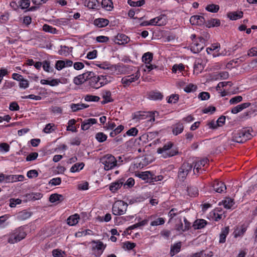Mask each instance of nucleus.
Masks as SVG:
<instances>
[{"mask_svg":"<svg viewBox=\"0 0 257 257\" xmlns=\"http://www.w3.org/2000/svg\"><path fill=\"white\" fill-rule=\"evenodd\" d=\"M219 9V6L217 5L210 4L206 7V10L212 13H216Z\"/></svg>","mask_w":257,"mask_h":257,"instance_id":"obj_45","label":"nucleus"},{"mask_svg":"<svg viewBox=\"0 0 257 257\" xmlns=\"http://www.w3.org/2000/svg\"><path fill=\"white\" fill-rule=\"evenodd\" d=\"M127 3L132 7H141L145 4V0H140L137 2H134L132 0H128Z\"/></svg>","mask_w":257,"mask_h":257,"instance_id":"obj_42","label":"nucleus"},{"mask_svg":"<svg viewBox=\"0 0 257 257\" xmlns=\"http://www.w3.org/2000/svg\"><path fill=\"white\" fill-rule=\"evenodd\" d=\"M65 67V62L63 60H58L56 62L55 68L58 70L62 69Z\"/></svg>","mask_w":257,"mask_h":257,"instance_id":"obj_53","label":"nucleus"},{"mask_svg":"<svg viewBox=\"0 0 257 257\" xmlns=\"http://www.w3.org/2000/svg\"><path fill=\"white\" fill-rule=\"evenodd\" d=\"M127 204L122 201H117L112 205V212L115 215H121L126 211Z\"/></svg>","mask_w":257,"mask_h":257,"instance_id":"obj_5","label":"nucleus"},{"mask_svg":"<svg viewBox=\"0 0 257 257\" xmlns=\"http://www.w3.org/2000/svg\"><path fill=\"white\" fill-rule=\"evenodd\" d=\"M10 150V146L6 143H3L0 144V151L3 152L4 151L5 152H7Z\"/></svg>","mask_w":257,"mask_h":257,"instance_id":"obj_62","label":"nucleus"},{"mask_svg":"<svg viewBox=\"0 0 257 257\" xmlns=\"http://www.w3.org/2000/svg\"><path fill=\"white\" fill-rule=\"evenodd\" d=\"M31 215V213L30 212L26 210H23L18 213L17 217L19 220H23L29 218Z\"/></svg>","mask_w":257,"mask_h":257,"instance_id":"obj_31","label":"nucleus"},{"mask_svg":"<svg viewBox=\"0 0 257 257\" xmlns=\"http://www.w3.org/2000/svg\"><path fill=\"white\" fill-rule=\"evenodd\" d=\"M246 228L247 227L246 225H245L244 224L242 225L239 229H237L236 230H235L234 234L235 237H236L237 236L243 235L244 233L246 231Z\"/></svg>","mask_w":257,"mask_h":257,"instance_id":"obj_46","label":"nucleus"},{"mask_svg":"<svg viewBox=\"0 0 257 257\" xmlns=\"http://www.w3.org/2000/svg\"><path fill=\"white\" fill-rule=\"evenodd\" d=\"M38 156V154L36 152H33L30 153L29 155L27 156L26 158V161H31L35 160Z\"/></svg>","mask_w":257,"mask_h":257,"instance_id":"obj_57","label":"nucleus"},{"mask_svg":"<svg viewBox=\"0 0 257 257\" xmlns=\"http://www.w3.org/2000/svg\"><path fill=\"white\" fill-rule=\"evenodd\" d=\"M107 138V136L102 132L97 133L95 135V139L99 143L104 142L106 140Z\"/></svg>","mask_w":257,"mask_h":257,"instance_id":"obj_38","label":"nucleus"},{"mask_svg":"<svg viewBox=\"0 0 257 257\" xmlns=\"http://www.w3.org/2000/svg\"><path fill=\"white\" fill-rule=\"evenodd\" d=\"M242 16L243 13L241 11L229 12L227 14V17L231 20H236Z\"/></svg>","mask_w":257,"mask_h":257,"instance_id":"obj_23","label":"nucleus"},{"mask_svg":"<svg viewBox=\"0 0 257 257\" xmlns=\"http://www.w3.org/2000/svg\"><path fill=\"white\" fill-rule=\"evenodd\" d=\"M188 195L191 197L196 196L198 194V190L195 186H190L187 188Z\"/></svg>","mask_w":257,"mask_h":257,"instance_id":"obj_39","label":"nucleus"},{"mask_svg":"<svg viewBox=\"0 0 257 257\" xmlns=\"http://www.w3.org/2000/svg\"><path fill=\"white\" fill-rule=\"evenodd\" d=\"M100 82H105V84L110 81V77L106 75L98 76Z\"/></svg>","mask_w":257,"mask_h":257,"instance_id":"obj_61","label":"nucleus"},{"mask_svg":"<svg viewBox=\"0 0 257 257\" xmlns=\"http://www.w3.org/2000/svg\"><path fill=\"white\" fill-rule=\"evenodd\" d=\"M190 22L192 25L201 26L204 25L205 19L201 16H193L190 19Z\"/></svg>","mask_w":257,"mask_h":257,"instance_id":"obj_11","label":"nucleus"},{"mask_svg":"<svg viewBox=\"0 0 257 257\" xmlns=\"http://www.w3.org/2000/svg\"><path fill=\"white\" fill-rule=\"evenodd\" d=\"M205 43H199L197 42H194L191 47V51L194 53H198L200 52L204 48Z\"/></svg>","mask_w":257,"mask_h":257,"instance_id":"obj_16","label":"nucleus"},{"mask_svg":"<svg viewBox=\"0 0 257 257\" xmlns=\"http://www.w3.org/2000/svg\"><path fill=\"white\" fill-rule=\"evenodd\" d=\"M163 97V94L159 91H151L149 93V97L153 100H161Z\"/></svg>","mask_w":257,"mask_h":257,"instance_id":"obj_29","label":"nucleus"},{"mask_svg":"<svg viewBox=\"0 0 257 257\" xmlns=\"http://www.w3.org/2000/svg\"><path fill=\"white\" fill-rule=\"evenodd\" d=\"M140 76V72L138 71L135 74L127 76L122 78L121 83L124 85H129L131 83L138 79Z\"/></svg>","mask_w":257,"mask_h":257,"instance_id":"obj_10","label":"nucleus"},{"mask_svg":"<svg viewBox=\"0 0 257 257\" xmlns=\"http://www.w3.org/2000/svg\"><path fill=\"white\" fill-rule=\"evenodd\" d=\"M242 100V97L241 96H236L230 99L229 103L231 104H234L241 101Z\"/></svg>","mask_w":257,"mask_h":257,"instance_id":"obj_54","label":"nucleus"},{"mask_svg":"<svg viewBox=\"0 0 257 257\" xmlns=\"http://www.w3.org/2000/svg\"><path fill=\"white\" fill-rule=\"evenodd\" d=\"M130 41V38L124 34H118L114 38V42L118 45L126 44Z\"/></svg>","mask_w":257,"mask_h":257,"instance_id":"obj_13","label":"nucleus"},{"mask_svg":"<svg viewBox=\"0 0 257 257\" xmlns=\"http://www.w3.org/2000/svg\"><path fill=\"white\" fill-rule=\"evenodd\" d=\"M54 126V124L53 123H48L46 125V126L44 128L43 131L45 133H51L53 131H54V129L53 128Z\"/></svg>","mask_w":257,"mask_h":257,"instance_id":"obj_58","label":"nucleus"},{"mask_svg":"<svg viewBox=\"0 0 257 257\" xmlns=\"http://www.w3.org/2000/svg\"><path fill=\"white\" fill-rule=\"evenodd\" d=\"M167 17L164 14H161L159 16L151 19L149 22L145 21L143 22L141 25L149 26V25H155L158 26H164L167 24Z\"/></svg>","mask_w":257,"mask_h":257,"instance_id":"obj_4","label":"nucleus"},{"mask_svg":"<svg viewBox=\"0 0 257 257\" xmlns=\"http://www.w3.org/2000/svg\"><path fill=\"white\" fill-rule=\"evenodd\" d=\"M181 247V242H177L174 244L173 245L171 246L170 252V255L171 256H173L177 253H178L180 251Z\"/></svg>","mask_w":257,"mask_h":257,"instance_id":"obj_26","label":"nucleus"},{"mask_svg":"<svg viewBox=\"0 0 257 257\" xmlns=\"http://www.w3.org/2000/svg\"><path fill=\"white\" fill-rule=\"evenodd\" d=\"M108 24L109 21L106 19L98 18L94 21V24L98 28L104 27L107 26Z\"/></svg>","mask_w":257,"mask_h":257,"instance_id":"obj_19","label":"nucleus"},{"mask_svg":"<svg viewBox=\"0 0 257 257\" xmlns=\"http://www.w3.org/2000/svg\"><path fill=\"white\" fill-rule=\"evenodd\" d=\"M179 95L178 94H172L169 98L168 100V102L169 103H176L179 100Z\"/></svg>","mask_w":257,"mask_h":257,"instance_id":"obj_52","label":"nucleus"},{"mask_svg":"<svg viewBox=\"0 0 257 257\" xmlns=\"http://www.w3.org/2000/svg\"><path fill=\"white\" fill-rule=\"evenodd\" d=\"M87 107H88V105H85V104H83V103H82V104H79V103L74 104V103H73L71 105V108L72 109V111L73 112L77 111L79 110L83 109L84 108H87Z\"/></svg>","mask_w":257,"mask_h":257,"instance_id":"obj_37","label":"nucleus"},{"mask_svg":"<svg viewBox=\"0 0 257 257\" xmlns=\"http://www.w3.org/2000/svg\"><path fill=\"white\" fill-rule=\"evenodd\" d=\"M9 109L12 111H17L19 110L20 107L17 102L14 101L10 103Z\"/></svg>","mask_w":257,"mask_h":257,"instance_id":"obj_60","label":"nucleus"},{"mask_svg":"<svg viewBox=\"0 0 257 257\" xmlns=\"http://www.w3.org/2000/svg\"><path fill=\"white\" fill-rule=\"evenodd\" d=\"M138 133V130L136 127H133L127 131L126 133L128 136H135Z\"/></svg>","mask_w":257,"mask_h":257,"instance_id":"obj_64","label":"nucleus"},{"mask_svg":"<svg viewBox=\"0 0 257 257\" xmlns=\"http://www.w3.org/2000/svg\"><path fill=\"white\" fill-rule=\"evenodd\" d=\"M92 243H95V245L92 247V250L94 251H95L96 250V252H95V254L97 255H100L104 249H105L106 247V245H104L103 243L100 241V240H93L92 241Z\"/></svg>","mask_w":257,"mask_h":257,"instance_id":"obj_9","label":"nucleus"},{"mask_svg":"<svg viewBox=\"0 0 257 257\" xmlns=\"http://www.w3.org/2000/svg\"><path fill=\"white\" fill-rule=\"evenodd\" d=\"M98 76L93 75L90 76L88 84L90 86L93 88L97 89L105 85V82H100Z\"/></svg>","mask_w":257,"mask_h":257,"instance_id":"obj_8","label":"nucleus"},{"mask_svg":"<svg viewBox=\"0 0 257 257\" xmlns=\"http://www.w3.org/2000/svg\"><path fill=\"white\" fill-rule=\"evenodd\" d=\"M153 54L151 52L145 53L142 57V60L146 64H150L153 60Z\"/></svg>","mask_w":257,"mask_h":257,"instance_id":"obj_36","label":"nucleus"},{"mask_svg":"<svg viewBox=\"0 0 257 257\" xmlns=\"http://www.w3.org/2000/svg\"><path fill=\"white\" fill-rule=\"evenodd\" d=\"M198 97L202 100H207L209 98L210 94L207 92H202L199 93Z\"/></svg>","mask_w":257,"mask_h":257,"instance_id":"obj_59","label":"nucleus"},{"mask_svg":"<svg viewBox=\"0 0 257 257\" xmlns=\"http://www.w3.org/2000/svg\"><path fill=\"white\" fill-rule=\"evenodd\" d=\"M43 196V194L40 193H31L27 195V197L29 199L34 200L41 199Z\"/></svg>","mask_w":257,"mask_h":257,"instance_id":"obj_40","label":"nucleus"},{"mask_svg":"<svg viewBox=\"0 0 257 257\" xmlns=\"http://www.w3.org/2000/svg\"><path fill=\"white\" fill-rule=\"evenodd\" d=\"M222 202L224 207L226 209L231 208V207H232L233 205L234 204L233 199L229 198H226L224 201H223Z\"/></svg>","mask_w":257,"mask_h":257,"instance_id":"obj_43","label":"nucleus"},{"mask_svg":"<svg viewBox=\"0 0 257 257\" xmlns=\"http://www.w3.org/2000/svg\"><path fill=\"white\" fill-rule=\"evenodd\" d=\"M197 86L193 84H189L184 89V91L186 92H191L195 91L197 89Z\"/></svg>","mask_w":257,"mask_h":257,"instance_id":"obj_51","label":"nucleus"},{"mask_svg":"<svg viewBox=\"0 0 257 257\" xmlns=\"http://www.w3.org/2000/svg\"><path fill=\"white\" fill-rule=\"evenodd\" d=\"M124 181L125 180L122 178L114 183H111L109 186L110 190L113 193L115 192L121 187V186L123 184Z\"/></svg>","mask_w":257,"mask_h":257,"instance_id":"obj_15","label":"nucleus"},{"mask_svg":"<svg viewBox=\"0 0 257 257\" xmlns=\"http://www.w3.org/2000/svg\"><path fill=\"white\" fill-rule=\"evenodd\" d=\"M193 166L188 163L185 162L183 164L180 168L178 172V177L179 179L183 181L188 173L192 170Z\"/></svg>","mask_w":257,"mask_h":257,"instance_id":"obj_7","label":"nucleus"},{"mask_svg":"<svg viewBox=\"0 0 257 257\" xmlns=\"http://www.w3.org/2000/svg\"><path fill=\"white\" fill-rule=\"evenodd\" d=\"M229 231V226H226L223 228L219 236V243H223L225 242L226 237Z\"/></svg>","mask_w":257,"mask_h":257,"instance_id":"obj_24","label":"nucleus"},{"mask_svg":"<svg viewBox=\"0 0 257 257\" xmlns=\"http://www.w3.org/2000/svg\"><path fill=\"white\" fill-rule=\"evenodd\" d=\"M250 105V103L249 102H245L238 105L232 109L231 112L234 114L237 113L242 110L243 109L248 107Z\"/></svg>","mask_w":257,"mask_h":257,"instance_id":"obj_20","label":"nucleus"},{"mask_svg":"<svg viewBox=\"0 0 257 257\" xmlns=\"http://www.w3.org/2000/svg\"><path fill=\"white\" fill-rule=\"evenodd\" d=\"M185 67L183 64L180 63L179 64L174 65L172 69L173 73H176L177 71L178 70L180 72H182L184 70Z\"/></svg>","mask_w":257,"mask_h":257,"instance_id":"obj_49","label":"nucleus"},{"mask_svg":"<svg viewBox=\"0 0 257 257\" xmlns=\"http://www.w3.org/2000/svg\"><path fill=\"white\" fill-rule=\"evenodd\" d=\"M26 235L23 228H19L14 231L11 234L8 239V242L10 243H15L21 241L24 238Z\"/></svg>","mask_w":257,"mask_h":257,"instance_id":"obj_6","label":"nucleus"},{"mask_svg":"<svg viewBox=\"0 0 257 257\" xmlns=\"http://www.w3.org/2000/svg\"><path fill=\"white\" fill-rule=\"evenodd\" d=\"M85 6L89 9H98L99 7V2L97 0H85Z\"/></svg>","mask_w":257,"mask_h":257,"instance_id":"obj_22","label":"nucleus"},{"mask_svg":"<svg viewBox=\"0 0 257 257\" xmlns=\"http://www.w3.org/2000/svg\"><path fill=\"white\" fill-rule=\"evenodd\" d=\"M64 198L63 195L57 193L51 194L49 197V201L51 203H55L56 202H62L64 200Z\"/></svg>","mask_w":257,"mask_h":257,"instance_id":"obj_25","label":"nucleus"},{"mask_svg":"<svg viewBox=\"0 0 257 257\" xmlns=\"http://www.w3.org/2000/svg\"><path fill=\"white\" fill-rule=\"evenodd\" d=\"M212 187L216 192L220 193L224 192L226 189V185L223 182L217 180L214 182Z\"/></svg>","mask_w":257,"mask_h":257,"instance_id":"obj_12","label":"nucleus"},{"mask_svg":"<svg viewBox=\"0 0 257 257\" xmlns=\"http://www.w3.org/2000/svg\"><path fill=\"white\" fill-rule=\"evenodd\" d=\"M173 144L169 142L165 144L163 147L159 148L157 150L159 154H162L164 158L171 157L178 154V151L172 149Z\"/></svg>","mask_w":257,"mask_h":257,"instance_id":"obj_1","label":"nucleus"},{"mask_svg":"<svg viewBox=\"0 0 257 257\" xmlns=\"http://www.w3.org/2000/svg\"><path fill=\"white\" fill-rule=\"evenodd\" d=\"M247 56L248 57H253V56H257V48L256 47H252L251 49H250L248 52L247 55H245L244 56L240 57V61H243L245 60Z\"/></svg>","mask_w":257,"mask_h":257,"instance_id":"obj_27","label":"nucleus"},{"mask_svg":"<svg viewBox=\"0 0 257 257\" xmlns=\"http://www.w3.org/2000/svg\"><path fill=\"white\" fill-rule=\"evenodd\" d=\"M137 176L143 180H146L148 179H150L151 180L152 178H153L154 174L150 171H145L139 172L137 174Z\"/></svg>","mask_w":257,"mask_h":257,"instance_id":"obj_21","label":"nucleus"},{"mask_svg":"<svg viewBox=\"0 0 257 257\" xmlns=\"http://www.w3.org/2000/svg\"><path fill=\"white\" fill-rule=\"evenodd\" d=\"M208 28L218 27L220 25V21L219 19L212 18L210 20H206L204 24Z\"/></svg>","mask_w":257,"mask_h":257,"instance_id":"obj_17","label":"nucleus"},{"mask_svg":"<svg viewBox=\"0 0 257 257\" xmlns=\"http://www.w3.org/2000/svg\"><path fill=\"white\" fill-rule=\"evenodd\" d=\"M85 82V79L84 76L81 75L74 78L73 82L76 85H80Z\"/></svg>","mask_w":257,"mask_h":257,"instance_id":"obj_47","label":"nucleus"},{"mask_svg":"<svg viewBox=\"0 0 257 257\" xmlns=\"http://www.w3.org/2000/svg\"><path fill=\"white\" fill-rule=\"evenodd\" d=\"M101 6L103 8L107 11H111L113 8L111 0H102Z\"/></svg>","mask_w":257,"mask_h":257,"instance_id":"obj_34","label":"nucleus"},{"mask_svg":"<svg viewBox=\"0 0 257 257\" xmlns=\"http://www.w3.org/2000/svg\"><path fill=\"white\" fill-rule=\"evenodd\" d=\"M76 123V120L74 119H72L69 120L68 123V126L67 127V131H70L72 132H76V128L73 126V125Z\"/></svg>","mask_w":257,"mask_h":257,"instance_id":"obj_48","label":"nucleus"},{"mask_svg":"<svg viewBox=\"0 0 257 257\" xmlns=\"http://www.w3.org/2000/svg\"><path fill=\"white\" fill-rule=\"evenodd\" d=\"M85 100L86 101H98L100 99V97L97 96H94L92 95H86L85 96Z\"/></svg>","mask_w":257,"mask_h":257,"instance_id":"obj_50","label":"nucleus"},{"mask_svg":"<svg viewBox=\"0 0 257 257\" xmlns=\"http://www.w3.org/2000/svg\"><path fill=\"white\" fill-rule=\"evenodd\" d=\"M111 93L109 91H105L103 94L102 97L103 98V100L101 101V104H104L108 102L113 101V99L111 97Z\"/></svg>","mask_w":257,"mask_h":257,"instance_id":"obj_32","label":"nucleus"},{"mask_svg":"<svg viewBox=\"0 0 257 257\" xmlns=\"http://www.w3.org/2000/svg\"><path fill=\"white\" fill-rule=\"evenodd\" d=\"M179 223H176L175 225V229L179 231L185 232L186 230L184 229V226L183 225V223L181 221V219L180 218L179 220Z\"/></svg>","mask_w":257,"mask_h":257,"instance_id":"obj_56","label":"nucleus"},{"mask_svg":"<svg viewBox=\"0 0 257 257\" xmlns=\"http://www.w3.org/2000/svg\"><path fill=\"white\" fill-rule=\"evenodd\" d=\"M100 162L104 165V169L106 171L113 169L117 165V160L110 154H107L101 158Z\"/></svg>","mask_w":257,"mask_h":257,"instance_id":"obj_3","label":"nucleus"},{"mask_svg":"<svg viewBox=\"0 0 257 257\" xmlns=\"http://www.w3.org/2000/svg\"><path fill=\"white\" fill-rule=\"evenodd\" d=\"M43 30L46 32H49L51 34H56L57 32L56 28L52 27L47 24H45L43 26Z\"/></svg>","mask_w":257,"mask_h":257,"instance_id":"obj_44","label":"nucleus"},{"mask_svg":"<svg viewBox=\"0 0 257 257\" xmlns=\"http://www.w3.org/2000/svg\"><path fill=\"white\" fill-rule=\"evenodd\" d=\"M251 135L245 130H239L232 134L231 141L238 143H242L251 138Z\"/></svg>","mask_w":257,"mask_h":257,"instance_id":"obj_2","label":"nucleus"},{"mask_svg":"<svg viewBox=\"0 0 257 257\" xmlns=\"http://www.w3.org/2000/svg\"><path fill=\"white\" fill-rule=\"evenodd\" d=\"M97 122V120L95 118H89L85 119L81 123V129L84 131L88 130L90 127L93 124H95Z\"/></svg>","mask_w":257,"mask_h":257,"instance_id":"obj_14","label":"nucleus"},{"mask_svg":"<svg viewBox=\"0 0 257 257\" xmlns=\"http://www.w3.org/2000/svg\"><path fill=\"white\" fill-rule=\"evenodd\" d=\"M84 164L83 163H76L70 169V171L72 173L79 171L80 170L82 169L84 167Z\"/></svg>","mask_w":257,"mask_h":257,"instance_id":"obj_41","label":"nucleus"},{"mask_svg":"<svg viewBox=\"0 0 257 257\" xmlns=\"http://www.w3.org/2000/svg\"><path fill=\"white\" fill-rule=\"evenodd\" d=\"M209 160L207 158H204L199 161L195 163L194 166V170L196 169L197 172H199V169H201V167H204L207 163Z\"/></svg>","mask_w":257,"mask_h":257,"instance_id":"obj_28","label":"nucleus"},{"mask_svg":"<svg viewBox=\"0 0 257 257\" xmlns=\"http://www.w3.org/2000/svg\"><path fill=\"white\" fill-rule=\"evenodd\" d=\"M78 219H79V216L77 214L70 216L67 219V224L69 225H75L78 223Z\"/></svg>","mask_w":257,"mask_h":257,"instance_id":"obj_35","label":"nucleus"},{"mask_svg":"<svg viewBox=\"0 0 257 257\" xmlns=\"http://www.w3.org/2000/svg\"><path fill=\"white\" fill-rule=\"evenodd\" d=\"M38 175V173L36 170H32L28 172L27 176L29 178L37 177Z\"/></svg>","mask_w":257,"mask_h":257,"instance_id":"obj_63","label":"nucleus"},{"mask_svg":"<svg viewBox=\"0 0 257 257\" xmlns=\"http://www.w3.org/2000/svg\"><path fill=\"white\" fill-rule=\"evenodd\" d=\"M40 82L42 84H48L52 86H55L58 85L60 81L57 79H54L52 80L42 79Z\"/></svg>","mask_w":257,"mask_h":257,"instance_id":"obj_33","label":"nucleus"},{"mask_svg":"<svg viewBox=\"0 0 257 257\" xmlns=\"http://www.w3.org/2000/svg\"><path fill=\"white\" fill-rule=\"evenodd\" d=\"M184 130V126L182 123L180 122L175 124L173 128V133L174 135L177 136L181 134Z\"/></svg>","mask_w":257,"mask_h":257,"instance_id":"obj_30","label":"nucleus"},{"mask_svg":"<svg viewBox=\"0 0 257 257\" xmlns=\"http://www.w3.org/2000/svg\"><path fill=\"white\" fill-rule=\"evenodd\" d=\"M206 224L207 221L205 220L200 219L196 220L194 222L192 226L194 229H199L204 228Z\"/></svg>","mask_w":257,"mask_h":257,"instance_id":"obj_18","label":"nucleus"},{"mask_svg":"<svg viewBox=\"0 0 257 257\" xmlns=\"http://www.w3.org/2000/svg\"><path fill=\"white\" fill-rule=\"evenodd\" d=\"M165 223V220L163 218H158L156 220L152 221L151 225L152 226H157L159 225L163 224Z\"/></svg>","mask_w":257,"mask_h":257,"instance_id":"obj_55","label":"nucleus"}]
</instances>
